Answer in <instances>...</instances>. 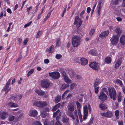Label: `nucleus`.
I'll return each mask as SVG.
<instances>
[{
	"label": "nucleus",
	"mask_w": 125,
	"mask_h": 125,
	"mask_svg": "<svg viewBox=\"0 0 125 125\" xmlns=\"http://www.w3.org/2000/svg\"><path fill=\"white\" fill-rule=\"evenodd\" d=\"M68 109L70 111L67 114L73 120H75L77 123H79L78 118L77 110L73 105L70 104L68 106Z\"/></svg>",
	"instance_id": "f257e3e1"
},
{
	"label": "nucleus",
	"mask_w": 125,
	"mask_h": 125,
	"mask_svg": "<svg viewBox=\"0 0 125 125\" xmlns=\"http://www.w3.org/2000/svg\"><path fill=\"white\" fill-rule=\"evenodd\" d=\"M83 35H81L79 36H82ZM81 42V38L79 36L76 35L73 36L72 39V45L74 47L78 46L80 44Z\"/></svg>",
	"instance_id": "f03ea898"
},
{
	"label": "nucleus",
	"mask_w": 125,
	"mask_h": 125,
	"mask_svg": "<svg viewBox=\"0 0 125 125\" xmlns=\"http://www.w3.org/2000/svg\"><path fill=\"white\" fill-rule=\"evenodd\" d=\"M67 73L72 80L77 79L79 80L82 79L81 76L78 75H76L75 73L72 69L68 70L67 71Z\"/></svg>",
	"instance_id": "7ed1b4c3"
},
{
	"label": "nucleus",
	"mask_w": 125,
	"mask_h": 125,
	"mask_svg": "<svg viewBox=\"0 0 125 125\" xmlns=\"http://www.w3.org/2000/svg\"><path fill=\"white\" fill-rule=\"evenodd\" d=\"M48 105L47 103L45 101H34L33 102V105L36 107L42 108Z\"/></svg>",
	"instance_id": "20e7f679"
},
{
	"label": "nucleus",
	"mask_w": 125,
	"mask_h": 125,
	"mask_svg": "<svg viewBox=\"0 0 125 125\" xmlns=\"http://www.w3.org/2000/svg\"><path fill=\"white\" fill-rule=\"evenodd\" d=\"M52 84V83L48 80L43 79L41 81L40 86L42 87L47 89L49 88L50 85Z\"/></svg>",
	"instance_id": "39448f33"
},
{
	"label": "nucleus",
	"mask_w": 125,
	"mask_h": 125,
	"mask_svg": "<svg viewBox=\"0 0 125 125\" xmlns=\"http://www.w3.org/2000/svg\"><path fill=\"white\" fill-rule=\"evenodd\" d=\"M109 94L110 98L114 100H115L116 99V93L115 89L112 87L108 89Z\"/></svg>",
	"instance_id": "423d86ee"
},
{
	"label": "nucleus",
	"mask_w": 125,
	"mask_h": 125,
	"mask_svg": "<svg viewBox=\"0 0 125 125\" xmlns=\"http://www.w3.org/2000/svg\"><path fill=\"white\" fill-rule=\"evenodd\" d=\"M49 74L50 77L55 79H58L60 76L59 73L57 72L49 73Z\"/></svg>",
	"instance_id": "0eeeda50"
},
{
	"label": "nucleus",
	"mask_w": 125,
	"mask_h": 125,
	"mask_svg": "<svg viewBox=\"0 0 125 125\" xmlns=\"http://www.w3.org/2000/svg\"><path fill=\"white\" fill-rule=\"evenodd\" d=\"M103 5L101 1L99 0L98 1L96 9V15L97 16H99L100 15V11L101 10Z\"/></svg>",
	"instance_id": "6e6552de"
},
{
	"label": "nucleus",
	"mask_w": 125,
	"mask_h": 125,
	"mask_svg": "<svg viewBox=\"0 0 125 125\" xmlns=\"http://www.w3.org/2000/svg\"><path fill=\"white\" fill-rule=\"evenodd\" d=\"M11 79H9L6 85L3 88V90L4 91H5V93L7 94L8 92L10 90V88L9 87V85L10 83Z\"/></svg>",
	"instance_id": "1a4fd4ad"
},
{
	"label": "nucleus",
	"mask_w": 125,
	"mask_h": 125,
	"mask_svg": "<svg viewBox=\"0 0 125 125\" xmlns=\"http://www.w3.org/2000/svg\"><path fill=\"white\" fill-rule=\"evenodd\" d=\"M90 67L94 70H97L99 69L100 64L95 62H92L89 64Z\"/></svg>",
	"instance_id": "9d476101"
},
{
	"label": "nucleus",
	"mask_w": 125,
	"mask_h": 125,
	"mask_svg": "<svg viewBox=\"0 0 125 125\" xmlns=\"http://www.w3.org/2000/svg\"><path fill=\"white\" fill-rule=\"evenodd\" d=\"M111 42L113 45H116L119 41V37L117 35L113 36L110 40Z\"/></svg>",
	"instance_id": "9b49d317"
},
{
	"label": "nucleus",
	"mask_w": 125,
	"mask_h": 125,
	"mask_svg": "<svg viewBox=\"0 0 125 125\" xmlns=\"http://www.w3.org/2000/svg\"><path fill=\"white\" fill-rule=\"evenodd\" d=\"M82 21L81 19L78 16H76L75 18V21L74 24L76 25V26L78 28L82 24Z\"/></svg>",
	"instance_id": "f8f14e48"
},
{
	"label": "nucleus",
	"mask_w": 125,
	"mask_h": 125,
	"mask_svg": "<svg viewBox=\"0 0 125 125\" xmlns=\"http://www.w3.org/2000/svg\"><path fill=\"white\" fill-rule=\"evenodd\" d=\"M58 114H59V116H58L56 118V119L57 121H58L59 119V116H61V112H60V110H58L56 112L54 113L53 115V117H55L57 115H58ZM61 124V123L59 121H57L55 125H60V124Z\"/></svg>",
	"instance_id": "ddd939ff"
},
{
	"label": "nucleus",
	"mask_w": 125,
	"mask_h": 125,
	"mask_svg": "<svg viewBox=\"0 0 125 125\" xmlns=\"http://www.w3.org/2000/svg\"><path fill=\"white\" fill-rule=\"evenodd\" d=\"M76 104L77 105L78 110V114L80 119V121L81 122H82V116L80 111V109L81 107V106L80 103L78 102H76Z\"/></svg>",
	"instance_id": "4468645a"
},
{
	"label": "nucleus",
	"mask_w": 125,
	"mask_h": 125,
	"mask_svg": "<svg viewBox=\"0 0 125 125\" xmlns=\"http://www.w3.org/2000/svg\"><path fill=\"white\" fill-rule=\"evenodd\" d=\"M62 76L63 78V80L65 82L70 83H72V81L69 79L65 72H63L62 73Z\"/></svg>",
	"instance_id": "2eb2a0df"
},
{
	"label": "nucleus",
	"mask_w": 125,
	"mask_h": 125,
	"mask_svg": "<svg viewBox=\"0 0 125 125\" xmlns=\"http://www.w3.org/2000/svg\"><path fill=\"white\" fill-rule=\"evenodd\" d=\"M98 98L99 99L101 100V101H104L107 99V97L104 93L102 92L100 93L98 96Z\"/></svg>",
	"instance_id": "dca6fc26"
},
{
	"label": "nucleus",
	"mask_w": 125,
	"mask_h": 125,
	"mask_svg": "<svg viewBox=\"0 0 125 125\" xmlns=\"http://www.w3.org/2000/svg\"><path fill=\"white\" fill-rule=\"evenodd\" d=\"M28 114L31 117H35L38 115V112L35 110H31L30 111Z\"/></svg>",
	"instance_id": "f3484780"
},
{
	"label": "nucleus",
	"mask_w": 125,
	"mask_h": 125,
	"mask_svg": "<svg viewBox=\"0 0 125 125\" xmlns=\"http://www.w3.org/2000/svg\"><path fill=\"white\" fill-rule=\"evenodd\" d=\"M22 94H19L12 96L11 98V100H13L14 101H16L18 100H20L22 97Z\"/></svg>",
	"instance_id": "a211bd4d"
},
{
	"label": "nucleus",
	"mask_w": 125,
	"mask_h": 125,
	"mask_svg": "<svg viewBox=\"0 0 125 125\" xmlns=\"http://www.w3.org/2000/svg\"><path fill=\"white\" fill-rule=\"evenodd\" d=\"M122 58L121 56H119L118 59L115 65V67L116 69L118 67L121 65Z\"/></svg>",
	"instance_id": "6ab92c4d"
},
{
	"label": "nucleus",
	"mask_w": 125,
	"mask_h": 125,
	"mask_svg": "<svg viewBox=\"0 0 125 125\" xmlns=\"http://www.w3.org/2000/svg\"><path fill=\"white\" fill-rule=\"evenodd\" d=\"M109 32L108 31H104L100 34L99 35V37L102 39H103L104 38L107 36L109 34Z\"/></svg>",
	"instance_id": "aec40b11"
},
{
	"label": "nucleus",
	"mask_w": 125,
	"mask_h": 125,
	"mask_svg": "<svg viewBox=\"0 0 125 125\" xmlns=\"http://www.w3.org/2000/svg\"><path fill=\"white\" fill-rule=\"evenodd\" d=\"M101 114L103 116L109 118L113 116L112 112L110 111L106 113H102Z\"/></svg>",
	"instance_id": "412c9836"
},
{
	"label": "nucleus",
	"mask_w": 125,
	"mask_h": 125,
	"mask_svg": "<svg viewBox=\"0 0 125 125\" xmlns=\"http://www.w3.org/2000/svg\"><path fill=\"white\" fill-rule=\"evenodd\" d=\"M80 61L81 62V64L82 65H84L88 63V61L85 58L83 57L80 58Z\"/></svg>",
	"instance_id": "4be33fe9"
},
{
	"label": "nucleus",
	"mask_w": 125,
	"mask_h": 125,
	"mask_svg": "<svg viewBox=\"0 0 125 125\" xmlns=\"http://www.w3.org/2000/svg\"><path fill=\"white\" fill-rule=\"evenodd\" d=\"M35 92L38 95L43 96L45 93V92L42 91L38 89H36L34 90Z\"/></svg>",
	"instance_id": "5701e85b"
},
{
	"label": "nucleus",
	"mask_w": 125,
	"mask_h": 125,
	"mask_svg": "<svg viewBox=\"0 0 125 125\" xmlns=\"http://www.w3.org/2000/svg\"><path fill=\"white\" fill-rule=\"evenodd\" d=\"M98 50H90L88 52V53L92 55H97L99 52Z\"/></svg>",
	"instance_id": "b1692460"
},
{
	"label": "nucleus",
	"mask_w": 125,
	"mask_h": 125,
	"mask_svg": "<svg viewBox=\"0 0 125 125\" xmlns=\"http://www.w3.org/2000/svg\"><path fill=\"white\" fill-rule=\"evenodd\" d=\"M120 42L121 44L123 45H125V35H122L120 38Z\"/></svg>",
	"instance_id": "393cba45"
},
{
	"label": "nucleus",
	"mask_w": 125,
	"mask_h": 125,
	"mask_svg": "<svg viewBox=\"0 0 125 125\" xmlns=\"http://www.w3.org/2000/svg\"><path fill=\"white\" fill-rule=\"evenodd\" d=\"M8 114L6 112H3L1 113L0 115V116L2 119H4L7 117Z\"/></svg>",
	"instance_id": "a878e982"
},
{
	"label": "nucleus",
	"mask_w": 125,
	"mask_h": 125,
	"mask_svg": "<svg viewBox=\"0 0 125 125\" xmlns=\"http://www.w3.org/2000/svg\"><path fill=\"white\" fill-rule=\"evenodd\" d=\"M8 105L11 107H16L18 106L17 104L11 102H10L7 104Z\"/></svg>",
	"instance_id": "bb28decb"
},
{
	"label": "nucleus",
	"mask_w": 125,
	"mask_h": 125,
	"mask_svg": "<svg viewBox=\"0 0 125 125\" xmlns=\"http://www.w3.org/2000/svg\"><path fill=\"white\" fill-rule=\"evenodd\" d=\"M54 50V46L52 45L49 48L46 49V52H48L49 53H52L53 52Z\"/></svg>",
	"instance_id": "cd10ccee"
},
{
	"label": "nucleus",
	"mask_w": 125,
	"mask_h": 125,
	"mask_svg": "<svg viewBox=\"0 0 125 125\" xmlns=\"http://www.w3.org/2000/svg\"><path fill=\"white\" fill-rule=\"evenodd\" d=\"M122 95L120 91H118L117 93V100L118 102H120L121 100Z\"/></svg>",
	"instance_id": "c85d7f7f"
},
{
	"label": "nucleus",
	"mask_w": 125,
	"mask_h": 125,
	"mask_svg": "<svg viewBox=\"0 0 125 125\" xmlns=\"http://www.w3.org/2000/svg\"><path fill=\"white\" fill-rule=\"evenodd\" d=\"M121 0H112L111 2V4L114 5H117L121 2Z\"/></svg>",
	"instance_id": "c756f323"
},
{
	"label": "nucleus",
	"mask_w": 125,
	"mask_h": 125,
	"mask_svg": "<svg viewBox=\"0 0 125 125\" xmlns=\"http://www.w3.org/2000/svg\"><path fill=\"white\" fill-rule=\"evenodd\" d=\"M23 117V114H21L18 116V117L16 118L15 119V120L16 121H20L21 120Z\"/></svg>",
	"instance_id": "7c9ffc66"
},
{
	"label": "nucleus",
	"mask_w": 125,
	"mask_h": 125,
	"mask_svg": "<svg viewBox=\"0 0 125 125\" xmlns=\"http://www.w3.org/2000/svg\"><path fill=\"white\" fill-rule=\"evenodd\" d=\"M101 82L99 80L96 79L94 83V87H96Z\"/></svg>",
	"instance_id": "2f4dec72"
},
{
	"label": "nucleus",
	"mask_w": 125,
	"mask_h": 125,
	"mask_svg": "<svg viewBox=\"0 0 125 125\" xmlns=\"http://www.w3.org/2000/svg\"><path fill=\"white\" fill-rule=\"evenodd\" d=\"M60 104L58 103L55 106H54L52 109V111H55L57 108H58L60 106Z\"/></svg>",
	"instance_id": "473e14b6"
},
{
	"label": "nucleus",
	"mask_w": 125,
	"mask_h": 125,
	"mask_svg": "<svg viewBox=\"0 0 125 125\" xmlns=\"http://www.w3.org/2000/svg\"><path fill=\"white\" fill-rule=\"evenodd\" d=\"M111 58L110 57H108L106 58L105 59V61L106 63L107 64H109L111 62Z\"/></svg>",
	"instance_id": "72a5a7b5"
},
{
	"label": "nucleus",
	"mask_w": 125,
	"mask_h": 125,
	"mask_svg": "<svg viewBox=\"0 0 125 125\" xmlns=\"http://www.w3.org/2000/svg\"><path fill=\"white\" fill-rule=\"evenodd\" d=\"M15 118V117L14 116L10 115L8 118V120L10 121H13L14 119Z\"/></svg>",
	"instance_id": "f704fd0d"
},
{
	"label": "nucleus",
	"mask_w": 125,
	"mask_h": 125,
	"mask_svg": "<svg viewBox=\"0 0 125 125\" xmlns=\"http://www.w3.org/2000/svg\"><path fill=\"white\" fill-rule=\"evenodd\" d=\"M61 96H56L55 98V101L56 103L59 102L61 100Z\"/></svg>",
	"instance_id": "c9c22d12"
},
{
	"label": "nucleus",
	"mask_w": 125,
	"mask_h": 125,
	"mask_svg": "<svg viewBox=\"0 0 125 125\" xmlns=\"http://www.w3.org/2000/svg\"><path fill=\"white\" fill-rule=\"evenodd\" d=\"M116 32L118 34H120L121 32V30L118 27H116L115 29Z\"/></svg>",
	"instance_id": "e433bc0d"
},
{
	"label": "nucleus",
	"mask_w": 125,
	"mask_h": 125,
	"mask_svg": "<svg viewBox=\"0 0 125 125\" xmlns=\"http://www.w3.org/2000/svg\"><path fill=\"white\" fill-rule=\"evenodd\" d=\"M99 107L102 109L104 110L107 108V107L105 105L103 104H100L99 105Z\"/></svg>",
	"instance_id": "4c0bfd02"
},
{
	"label": "nucleus",
	"mask_w": 125,
	"mask_h": 125,
	"mask_svg": "<svg viewBox=\"0 0 125 125\" xmlns=\"http://www.w3.org/2000/svg\"><path fill=\"white\" fill-rule=\"evenodd\" d=\"M95 31V29H91L89 31V35L90 36H92L94 33Z\"/></svg>",
	"instance_id": "58836bf2"
},
{
	"label": "nucleus",
	"mask_w": 125,
	"mask_h": 125,
	"mask_svg": "<svg viewBox=\"0 0 125 125\" xmlns=\"http://www.w3.org/2000/svg\"><path fill=\"white\" fill-rule=\"evenodd\" d=\"M115 83H119V85L121 87H122L123 85L122 81L119 79H117L115 81Z\"/></svg>",
	"instance_id": "ea45409f"
},
{
	"label": "nucleus",
	"mask_w": 125,
	"mask_h": 125,
	"mask_svg": "<svg viewBox=\"0 0 125 125\" xmlns=\"http://www.w3.org/2000/svg\"><path fill=\"white\" fill-rule=\"evenodd\" d=\"M69 120V118L67 117H66L62 118V121L63 123H67L68 122Z\"/></svg>",
	"instance_id": "a19ab883"
},
{
	"label": "nucleus",
	"mask_w": 125,
	"mask_h": 125,
	"mask_svg": "<svg viewBox=\"0 0 125 125\" xmlns=\"http://www.w3.org/2000/svg\"><path fill=\"white\" fill-rule=\"evenodd\" d=\"M69 86V85L68 84H63L62 85L61 88L62 90H63L68 87Z\"/></svg>",
	"instance_id": "79ce46f5"
},
{
	"label": "nucleus",
	"mask_w": 125,
	"mask_h": 125,
	"mask_svg": "<svg viewBox=\"0 0 125 125\" xmlns=\"http://www.w3.org/2000/svg\"><path fill=\"white\" fill-rule=\"evenodd\" d=\"M83 114H88V108L87 106H85L83 107Z\"/></svg>",
	"instance_id": "37998d69"
},
{
	"label": "nucleus",
	"mask_w": 125,
	"mask_h": 125,
	"mask_svg": "<svg viewBox=\"0 0 125 125\" xmlns=\"http://www.w3.org/2000/svg\"><path fill=\"white\" fill-rule=\"evenodd\" d=\"M34 69H31L28 72L27 74V76H30L34 72Z\"/></svg>",
	"instance_id": "c03bdc74"
},
{
	"label": "nucleus",
	"mask_w": 125,
	"mask_h": 125,
	"mask_svg": "<svg viewBox=\"0 0 125 125\" xmlns=\"http://www.w3.org/2000/svg\"><path fill=\"white\" fill-rule=\"evenodd\" d=\"M76 86V84L75 83H73L72 84L70 87V89L71 90H73Z\"/></svg>",
	"instance_id": "a18cd8bd"
},
{
	"label": "nucleus",
	"mask_w": 125,
	"mask_h": 125,
	"mask_svg": "<svg viewBox=\"0 0 125 125\" xmlns=\"http://www.w3.org/2000/svg\"><path fill=\"white\" fill-rule=\"evenodd\" d=\"M115 114L116 117V118L117 119L118 118V116L119 115V111L118 110H117L115 111Z\"/></svg>",
	"instance_id": "49530a36"
},
{
	"label": "nucleus",
	"mask_w": 125,
	"mask_h": 125,
	"mask_svg": "<svg viewBox=\"0 0 125 125\" xmlns=\"http://www.w3.org/2000/svg\"><path fill=\"white\" fill-rule=\"evenodd\" d=\"M69 91V90H67L66 91L63 93V94H62V99H63L66 96V94L68 93Z\"/></svg>",
	"instance_id": "de8ad7c7"
},
{
	"label": "nucleus",
	"mask_w": 125,
	"mask_h": 125,
	"mask_svg": "<svg viewBox=\"0 0 125 125\" xmlns=\"http://www.w3.org/2000/svg\"><path fill=\"white\" fill-rule=\"evenodd\" d=\"M60 40L59 39H57L56 41V46H59L60 45Z\"/></svg>",
	"instance_id": "09e8293b"
},
{
	"label": "nucleus",
	"mask_w": 125,
	"mask_h": 125,
	"mask_svg": "<svg viewBox=\"0 0 125 125\" xmlns=\"http://www.w3.org/2000/svg\"><path fill=\"white\" fill-rule=\"evenodd\" d=\"M41 31H39L37 32L36 35V38H38L40 36L41 34Z\"/></svg>",
	"instance_id": "8fccbe9b"
},
{
	"label": "nucleus",
	"mask_w": 125,
	"mask_h": 125,
	"mask_svg": "<svg viewBox=\"0 0 125 125\" xmlns=\"http://www.w3.org/2000/svg\"><path fill=\"white\" fill-rule=\"evenodd\" d=\"M62 55L60 54H57L56 55V57L57 59H59L62 57Z\"/></svg>",
	"instance_id": "3c124183"
},
{
	"label": "nucleus",
	"mask_w": 125,
	"mask_h": 125,
	"mask_svg": "<svg viewBox=\"0 0 125 125\" xmlns=\"http://www.w3.org/2000/svg\"><path fill=\"white\" fill-rule=\"evenodd\" d=\"M75 62L78 63H81L80 58H76L75 59Z\"/></svg>",
	"instance_id": "603ef678"
},
{
	"label": "nucleus",
	"mask_w": 125,
	"mask_h": 125,
	"mask_svg": "<svg viewBox=\"0 0 125 125\" xmlns=\"http://www.w3.org/2000/svg\"><path fill=\"white\" fill-rule=\"evenodd\" d=\"M52 11V10H51L50 11H49V12L48 14L46 17V19H47L49 17L51 14Z\"/></svg>",
	"instance_id": "864d4df0"
},
{
	"label": "nucleus",
	"mask_w": 125,
	"mask_h": 125,
	"mask_svg": "<svg viewBox=\"0 0 125 125\" xmlns=\"http://www.w3.org/2000/svg\"><path fill=\"white\" fill-rule=\"evenodd\" d=\"M94 90L95 91V93L96 94H97L98 91V89L99 87H94Z\"/></svg>",
	"instance_id": "5fc2aeb1"
},
{
	"label": "nucleus",
	"mask_w": 125,
	"mask_h": 125,
	"mask_svg": "<svg viewBox=\"0 0 125 125\" xmlns=\"http://www.w3.org/2000/svg\"><path fill=\"white\" fill-rule=\"evenodd\" d=\"M68 49L70 52H72L74 51V49L73 47H70Z\"/></svg>",
	"instance_id": "6e6d98bb"
},
{
	"label": "nucleus",
	"mask_w": 125,
	"mask_h": 125,
	"mask_svg": "<svg viewBox=\"0 0 125 125\" xmlns=\"http://www.w3.org/2000/svg\"><path fill=\"white\" fill-rule=\"evenodd\" d=\"M31 23L32 21H30L29 23L25 24L24 26V27L26 28L27 27L29 26L31 24Z\"/></svg>",
	"instance_id": "4d7b16f0"
},
{
	"label": "nucleus",
	"mask_w": 125,
	"mask_h": 125,
	"mask_svg": "<svg viewBox=\"0 0 125 125\" xmlns=\"http://www.w3.org/2000/svg\"><path fill=\"white\" fill-rule=\"evenodd\" d=\"M44 125H48L47 123V119H44L42 120Z\"/></svg>",
	"instance_id": "13d9d810"
},
{
	"label": "nucleus",
	"mask_w": 125,
	"mask_h": 125,
	"mask_svg": "<svg viewBox=\"0 0 125 125\" xmlns=\"http://www.w3.org/2000/svg\"><path fill=\"white\" fill-rule=\"evenodd\" d=\"M28 41V39H25L23 42V45H25L26 44Z\"/></svg>",
	"instance_id": "bf43d9fd"
},
{
	"label": "nucleus",
	"mask_w": 125,
	"mask_h": 125,
	"mask_svg": "<svg viewBox=\"0 0 125 125\" xmlns=\"http://www.w3.org/2000/svg\"><path fill=\"white\" fill-rule=\"evenodd\" d=\"M22 41V39L20 38L18 39V41L19 44H21Z\"/></svg>",
	"instance_id": "052dcab7"
},
{
	"label": "nucleus",
	"mask_w": 125,
	"mask_h": 125,
	"mask_svg": "<svg viewBox=\"0 0 125 125\" xmlns=\"http://www.w3.org/2000/svg\"><path fill=\"white\" fill-rule=\"evenodd\" d=\"M116 19L118 22H121L122 20V19L119 17H118L116 18Z\"/></svg>",
	"instance_id": "680f3d73"
},
{
	"label": "nucleus",
	"mask_w": 125,
	"mask_h": 125,
	"mask_svg": "<svg viewBox=\"0 0 125 125\" xmlns=\"http://www.w3.org/2000/svg\"><path fill=\"white\" fill-rule=\"evenodd\" d=\"M44 62L46 64H47L49 62V61L48 59H46L44 60Z\"/></svg>",
	"instance_id": "e2e57ef3"
},
{
	"label": "nucleus",
	"mask_w": 125,
	"mask_h": 125,
	"mask_svg": "<svg viewBox=\"0 0 125 125\" xmlns=\"http://www.w3.org/2000/svg\"><path fill=\"white\" fill-rule=\"evenodd\" d=\"M88 114H83V119L84 120H85L86 119V117L87 116Z\"/></svg>",
	"instance_id": "0e129e2a"
},
{
	"label": "nucleus",
	"mask_w": 125,
	"mask_h": 125,
	"mask_svg": "<svg viewBox=\"0 0 125 125\" xmlns=\"http://www.w3.org/2000/svg\"><path fill=\"white\" fill-rule=\"evenodd\" d=\"M12 23L11 22L9 24V27H8V29H7V31L8 32H9L10 31V26L12 24Z\"/></svg>",
	"instance_id": "69168bd1"
},
{
	"label": "nucleus",
	"mask_w": 125,
	"mask_h": 125,
	"mask_svg": "<svg viewBox=\"0 0 125 125\" xmlns=\"http://www.w3.org/2000/svg\"><path fill=\"white\" fill-rule=\"evenodd\" d=\"M72 96V94L70 93H69L68 95L67 96H66L65 98L66 99H68L69 98H70V97H71Z\"/></svg>",
	"instance_id": "338daca9"
},
{
	"label": "nucleus",
	"mask_w": 125,
	"mask_h": 125,
	"mask_svg": "<svg viewBox=\"0 0 125 125\" xmlns=\"http://www.w3.org/2000/svg\"><path fill=\"white\" fill-rule=\"evenodd\" d=\"M118 122L119 125H123V121L122 120L119 121Z\"/></svg>",
	"instance_id": "774afa93"
}]
</instances>
